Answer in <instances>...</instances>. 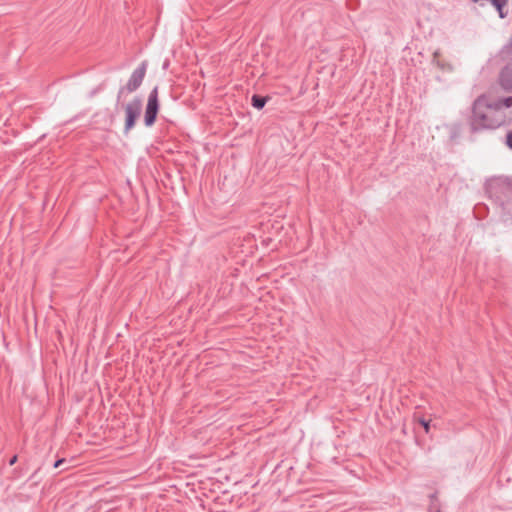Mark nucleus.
I'll return each mask as SVG.
<instances>
[{
    "instance_id": "1a4fd4ad",
    "label": "nucleus",
    "mask_w": 512,
    "mask_h": 512,
    "mask_svg": "<svg viewBox=\"0 0 512 512\" xmlns=\"http://www.w3.org/2000/svg\"><path fill=\"white\" fill-rule=\"evenodd\" d=\"M419 424L424 428L426 433L430 431V420H426L425 418L418 419Z\"/></svg>"
},
{
    "instance_id": "39448f33",
    "label": "nucleus",
    "mask_w": 512,
    "mask_h": 512,
    "mask_svg": "<svg viewBox=\"0 0 512 512\" xmlns=\"http://www.w3.org/2000/svg\"><path fill=\"white\" fill-rule=\"evenodd\" d=\"M147 69V62L143 61L131 74L128 82L125 86V89L128 90V93H132L136 91L142 84Z\"/></svg>"
},
{
    "instance_id": "9d476101",
    "label": "nucleus",
    "mask_w": 512,
    "mask_h": 512,
    "mask_svg": "<svg viewBox=\"0 0 512 512\" xmlns=\"http://www.w3.org/2000/svg\"><path fill=\"white\" fill-rule=\"evenodd\" d=\"M126 94H129V93H128V90L125 89V86L120 87L118 90V93H117V99H116L117 103H119L120 100L122 99V97Z\"/></svg>"
},
{
    "instance_id": "20e7f679",
    "label": "nucleus",
    "mask_w": 512,
    "mask_h": 512,
    "mask_svg": "<svg viewBox=\"0 0 512 512\" xmlns=\"http://www.w3.org/2000/svg\"><path fill=\"white\" fill-rule=\"evenodd\" d=\"M159 112L158 88L154 87L148 96L144 114V123L147 127L154 125Z\"/></svg>"
},
{
    "instance_id": "f03ea898",
    "label": "nucleus",
    "mask_w": 512,
    "mask_h": 512,
    "mask_svg": "<svg viewBox=\"0 0 512 512\" xmlns=\"http://www.w3.org/2000/svg\"><path fill=\"white\" fill-rule=\"evenodd\" d=\"M485 190L489 198L502 211L512 214V177L504 175L491 177L485 183Z\"/></svg>"
},
{
    "instance_id": "0eeeda50",
    "label": "nucleus",
    "mask_w": 512,
    "mask_h": 512,
    "mask_svg": "<svg viewBox=\"0 0 512 512\" xmlns=\"http://www.w3.org/2000/svg\"><path fill=\"white\" fill-rule=\"evenodd\" d=\"M270 98L268 96H261L258 94H254L251 98V105L258 110H261L264 108L266 103L268 102Z\"/></svg>"
},
{
    "instance_id": "6e6552de",
    "label": "nucleus",
    "mask_w": 512,
    "mask_h": 512,
    "mask_svg": "<svg viewBox=\"0 0 512 512\" xmlns=\"http://www.w3.org/2000/svg\"><path fill=\"white\" fill-rule=\"evenodd\" d=\"M500 56L503 59H508L512 56V38L509 40V42L504 45L500 51Z\"/></svg>"
},
{
    "instance_id": "423d86ee",
    "label": "nucleus",
    "mask_w": 512,
    "mask_h": 512,
    "mask_svg": "<svg viewBox=\"0 0 512 512\" xmlns=\"http://www.w3.org/2000/svg\"><path fill=\"white\" fill-rule=\"evenodd\" d=\"M500 87L507 93H512V64L506 65L499 73Z\"/></svg>"
},
{
    "instance_id": "4468645a",
    "label": "nucleus",
    "mask_w": 512,
    "mask_h": 512,
    "mask_svg": "<svg viewBox=\"0 0 512 512\" xmlns=\"http://www.w3.org/2000/svg\"><path fill=\"white\" fill-rule=\"evenodd\" d=\"M64 462H65V459H58V460H56L55 463H54V468L60 467V465L62 463H64Z\"/></svg>"
},
{
    "instance_id": "f8f14e48",
    "label": "nucleus",
    "mask_w": 512,
    "mask_h": 512,
    "mask_svg": "<svg viewBox=\"0 0 512 512\" xmlns=\"http://www.w3.org/2000/svg\"><path fill=\"white\" fill-rule=\"evenodd\" d=\"M430 503L440 504V501L438 499V492H434L429 495Z\"/></svg>"
},
{
    "instance_id": "7ed1b4c3",
    "label": "nucleus",
    "mask_w": 512,
    "mask_h": 512,
    "mask_svg": "<svg viewBox=\"0 0 512 512\" xmlns=\"http://www.w3.org/2000/svg\"><path fill=\"white\" fill-rule=\"evenodd\" d=\"M142 99L138 96L134 97L124 107L125 110V125L123 129L124 135H128L129 132L134 128L136 121L142 112Z\"/></svg>"
},
{
    "instance_id": "9b49d317",
    "label": "nucleus",
    "mask_w": 512,
    "mask_h": 512,
    "mask_svg": "<svg viewBox=\"0 0 512 512\" xmlns=\"http://www.w3.org/2000/svg\"><path fill=\"white\" fill-rule=\"evenodd\" d=\"M428 512H441V504L429 503Z\"/></svg>"
},
{
    "instance_id": "2eb2a0df",
    "label": "nucleus",
    "mask_w": 512,
    "mask_h": 512,
    "mask_svg": "<svg viewBox=\"0 0 512 512\" xmlns=\"http://www.w3.org/2000/svg\"><path fill=\"white\" fill-rule=\"evenodd\" d=\"M17 455H14L12 458H10L9 460V465L12 466L14 465L16 462H17Z\"/></svg>"
},
{
    "instance_id": "ddd939ff",
    "label": "nucleus",
    "mask_w": 512,
    "mask_h": 512,
    "mask_svg": "<svg viewBox=\"0 0 512 512\" xmlns=\"http://www.w3.org/2000/svg\"><path fill=\"white\" fill-rule=\"evenodd\" d=\"M506 145L512 150V130L506 135Z\"/></svg>"
},
{
    "instance_id": "f257e3e1",
    "label": "nucleus",
    "mask_w": 512,
    "mask_h": 512,
    "mask_svg": "<svg viewBox=\"0 0 512 512\" xmlns=\"http://www.w3.org/2000/svg\"><path fill=\"white\" fill-rule=\"evenodd\" d=\"M506 113L496 108L487 94L479 95L472 103L468 124L472 133L496 130L508 124Z\"/></svg>"
}]
</instances>
